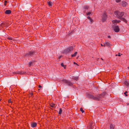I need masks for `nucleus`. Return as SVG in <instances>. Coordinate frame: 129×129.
Segmentation results:
<instances>
[{
	"instance_id": "1",
	"label": "nucleus",
	"mask_w": 129,
	"mask_h": 129,
	"mask_svg": "<svg viewBox=\"0 0 129 129\" xmlns=\"http://www.w3.org/2000/svg\"><path fill=\"white\" fill-rule=\"evenodd\" d=\"M106 94V92H103L101 94L96 96H92L93 99L96 101H99L101 100L102 98L104 97Z\"/></svg>"
},
{
	"instance_id": "2",
	"label": "nucleus",
	"mask_w": 129,
	"mask_h": 129,
	"mask_svg": "<svg viewBox=\"0 0 129 129\" xmlns=\"http://www.w3.org/2000/svg\"><path fill=\"white\" fill-rule=\"evenodd\" d=\"M114 14L117 17L120 19L123 16L124 13L123 12H120L119 11H117L114 12Z\"/></svg>"
},
{
	"instance_id": "3",
	"label": "nucleus",
	"mask_w": 129,
	"mask_h": 129,
	"mask_svg": "<svg viewBox=\"0 0 129 129\" xmlns=\"http://www.w3.org/2000/svg\"><path fill=\"white\" fill-rule=\"evenodd\" d=\"M107 13L105 11L103 13L102 15V21L103 22L105 21L107 18Z\"/></svg>"
},
{
	"instance_id": "4",
	"label": "nucleus",
	"mask_w": 129,
	"mask_h": 129,
	"mask_svg": "<svg viewBox=\"0 0 129 129\" xmlns=\"http://www.w3.org/2000/svg\"><path fill=\"white\" fill-rule=\"evenodd\" d=\"M73 50V47H70L68 48L67 49L65 50L64 53L65 54H67L70 52L71 51Z\"/></svg>"
},
{
	"instance_id": "5",
	"label": "nucleus",
	"mask_w": 129,
	"mask_h": 129,
	"mask_svg": "<svg viewBox=\"0 0 129 129\" xmlns=\"http://www.w3.org/2000/svg\"><path fill=\"white\" fill-rule=\"evenodd\" d=\"M35 53V51H31L26 53L25 54V56L27 57H30L31 56Z\"/></svg>"
},
{
	"instance_id": "6",
	"label": "nucleus",
	"mask_w": 129,
	"mask_h": 129,
	"mask_svg": "<svg viewBox=\"0 0 129 129\" xmlns=\"http://www.w3.org/2000/svg\"><path fill=\"white\" fill-rule=\"evenodd\" d=\"M113 29L115 32H118L119 31V28L118 26H113Z\"/></svg>"
},
{
	"instance_id": "7",
	"label": "nucleus",
	"mask_w": 129,
	"mask_h": 129,
	"mask_svg": "<svg viewBox=\"0 0 129 129\" xmlns=\"http://www.w3.org/2000/svg\"><path fill=\"white\" fill-rule=\"evenodd\" d=\"M63 81L64 82L67 83L69 85L72 86V83L71 82L69 81L66 80L64 79H63Z\"/></svg>"
},
{
	"instance_id": "8",
	"label": "nucleus",
	"mask_w": 129,
	"mask_h": 129,
	"mask_svg": "<svg viewBox=\"0 0 129 129\" xmlns=\"http://www.w3.org/2000/svg\"><path fill=\"white\" fill-rule=\"evenodd\" d=\"M121 21L120 20H113L112 21L113 24L116 25L117 23H119Z\"/></svg>"
},
{
	"instance_id": "9",
	"label": "nucleus",
	"mask_w": 129,
	"mask_h": 129,
	"mask_svg": "<svg viewBox=\"0 0 129 129\" xmlns=\"http://www.w3.org/2000/svg\"><path fill=\"white\" fill-rule=\"evenodd\" d=\"M15 73L20 75L23 74L25 73V72L23 71H17L14 72Z\"/></svg>"
},
{
	"instance_id": "10",
	"label": "nucleus",
	"mask_w": 129,
	"mask_h": 129,
	"mask_svg": "<svg viewBox=\"0 0 129 129\" xmlns=\"http://www.w3.org/2000/svg\"><path fill=\"white\" fill-rule=\"evenodd\" d=\"M37 125V123L36 122H33L31 124V126L32 127H36Z\"/></svg>"
},
{
	"instance_id": "11",
	"label": "nucleus",
	"mask_w": 129,
	"mask_h": 129,
	"mask_svg": "<svg viewBox=\"0 0 129 129\" xmlns=\"http://www.w3.org/2000/svg\"><path fill=\"white\" fill-rule=\"evenodd\" d=\"M105 46H109L111 45V44L109 42H105Z\"/></svg>"
},
{
	"instance_id": "12",
	"label": "nucleus",
	"mask_w": 129,
	"mask_h": 129,
	"mask_svg": "<svg viewBox=\"0 0 129 129\" xmlns=\"http://www.w3.org/2000/svg\"><path fill=\"white\" fill-rule=\"evenodd\" d=\"M11 11L10 10H6L5 12V13L6 14H10L11 13Z\"/></svg>"
},
{
	"instance_id": "13",
	"label": "nucleus",
	"mask_w": 129,
	"mask_h": 129,
	"mask_svg": "<svg viewBox=\"0 0 129 129\" xmlns=\"http://www.w3.org/2000/svg\"><path fill=\"white\" fill-rule=\"evenodd\" d=\"M122 5L123 7H125L127 5V4L126 2H123L122 3Z\"/></svg>"
},
{
	"instance_id": "14",
	"label": "nucleus",
	"mask_w": 129,
	"mask_h": 129,
	"mask_svg": "<svg viewBox=\"0 0 129 129\" xmlns=\"http://www.w3.org/2000/svg\"><path fill=\"white\" fill-rule=\"evenodd\" d=\"M119 19H120L121 20L123 21L125 23H127V20L126 19H125V18H124L122 17H121Z\"/></svg>"
},
{
	"instance_id": "15",
	"label": "nucleus",
	"mask_w": 129,
	"mask_h": 129,
	"mask_svg": "<svg viewBox=\"0 0 129 129\" xmlns=\"http://www.w3.org/2000/svg\"><path fill=\"white\" fill-rule=\"evenodd\" d=\"M50 106L52 108H55V104L51 103L50 104Z\"/></svg>"
},
{
	"instance_id": "16",
	"label": "nucleus",
	"mask_w": 129,
	"mask_h": 129,
	"mask_svg": "<svg viewBox=\"0 0 129 129\" xmlns=\"http://www.w3.org/2000/svg\"><path fill=\"white\" fill-rule=\"evenodd\" d=\"M47 4L49 6H51L52 5V3L50 1L48 2Z\"/></svg>"
},
{
	"instance_id": "17",
	"label": "nucleus",
	"mask_w": 129,
	"mask_h": 129,
	"mask_svg": "<svg viewBox=\"0 0 129 129\" xmlns=\"http://www.w3.org/2000/svg\"><path fill=\"white\" fill-rule=\"evenodd\" d=\"M110 129H114V126L112 124H110Z\"/></svg>"
},
{
	"instance_id": "18",
	"label": "nucleus",
	"mask_w": 129,
	"mask_h": 129,
	"mask_svg": "<svg viewBox=\"0 0 129 129\" xmlns=\"http://www.w3.org/2000/svg\"><path fill=\"white\" fill-rule=\"evenodd\" d=\"M124 84L126 86H127L129 85V82L127 81H125L124 82Z\"/></svg>"
},
{
	"instance_id": "19",
	"label": "nucleus",
	"mask_w": 129,
	"mask_h": 129,
	"mask_svg": "<svg viewBox=\"0 0 129 129\" xmlns=\"http://www.w3.org/2000/svg\"><path fill=\"white\" fill-rule=\"evenodd\" d=\"M77 53V52H75L74 53V54H72L71 55V56L72 57H73L75 56Z\"/></svg>"
},
{
	"instance_id": "20",
	"label": "nucleus",
	"mask_w": 129,
	"mask_h": 129,
	"mask_svg": "<svg viewBox=\"0 0 129 129\" xmlns=\"http://www.w3.org/2000/svg\"><path fill=\"white\" fill-rule=\"evenodd\" d=\"M61 66L62 67H64V69L66 68V66L65 65L64 66L63 63H61Z\"/></svg>"
},
{
	"instance_id": "21",
	"label": "nucleus",
	"mask_w": 129,
	"mask_h": 129,
	"mask_svg": "<svg viewBox=\"0 0 129 129\" xmlns=\"http://www.w3.org/2000/svg\"><path fill=\"white\" fill-rule=\"evenodd\" d=\"M62 112V110L61 108H60L59 111V114L60 115L61 114Z\"/></svg>"
},
{
	"instance_id": "22",
	"label": "nucleus",
	"mask_w": 129,
	"mask_h": 129,
	"mask_svg": "<svg viewBox=\"0 0 129 129\" xmlns=\"http://www.w3.org/2000/svg\"><path fill=\"white\" fill-rule=\"evenodd\" d=\"M89 7L87 6H84V8L85 9H87Z\"/></svg>"
},
{
	"instance_id": "23",
	"label": "nucleus",
	"mask_w": 129,
	"mask_h": 129,
	"mask_svg": "<svg viewBox=\"0 0 129 129\" xmlns=\"http://www.w3.org/2000/svg\"><path fill=\"white\" fill-rule=\"evenodd\" d=\"M33 63V62H29V67H30L31 65H32V64Z\"/></svg>"
},
{
	"instance_id": "24",
	"label": "nucleus",
	"mask_w": 129,
	"mask_h": 129,
	"mask_svg": "<svg viewBox=\"0 0 129 129\" xmlns=\"http://www.w3.org/2000/svg\"><path fill=\"white\" fill-rule=\"evenodd\" d=\"M89 20H90V22H91V23H90V24H91L93 22V20L92 19H91H91Z\"/></svg>"
},
{
	"instance_id": "25",
	"label": "nucleus",
	"mask_w": 129,
	"mask_h": 129,
	"mask_svg": "<svg viewBox=\"0 0 129 129\" xmlns=\"http://www.w3.org/2000/svg\"><path fill=\"white\" fill-rule=\"evenodd\" d=\"M80 111H81L82 112V113L84 112V111L83 110V109L82 108H80Z\"/></svg>"
},
{
	"instance_id": "26",
	"label": "nucleus",
	"mask_w": 129,
	"mask_h": 129,
	"mask_svg": "<svg viewBox=\"0 0 129 129\" xmlns=\"http://www.w3.org/2000/svg\"><path fill=\"white\" fill-rule=\"evenodd\" d=\"M33 95V93H30L29 95V96H31Z\"/></svg>"
},
{
	"instance_id": "27",
	"label": "nucleus",
	"mask_w": 129,
	"mask_h": 129,
	"mask_svg": "<svg viewBox=\"0 0 129 129\" xmlns=\"http://www.w3.org/2000/svg\"><path fill=\"white\" fill-rule=\"evenodd\" d=\"M7 39L9 40H12V39L10 37H8L7 38Z\"/></svg>"
},
{
	"instance_id": "28",
	"label": "nucleus",
	"mask_w": 129,
	"mask_h": 129,
	"mask_svg": "<svg viewBox=\"0 0 129 129\" xmlns=\"http://www.w3.org/2000/svg\"><path fill=\"white\" fill-rule=\"evenodd\" d=\"M92 122H91V123H90V124L89 125H90V127L91 128L92 127Z\"/></svg>"
},
{
	"instance_id": "29",
	"label": "nucleus",
	"mask_w": 129,
	"mask_h": 129,
	"mask_svg": "<svg viewBox=\"0 0 129 129\" xmlns=\"http://www.w3.org/2000/svg\"><path fill=\"white\" fill-rule=\"evenodd\" d=\"M4 3V5L5 6H6V4L7 3V1H5Z\"/></svg>"
},
{
	"instance_id": "30",
	"label": "nucleus",
	"mask_w": 129,
	"mask_h": 129,
	"mask_svg": "<svg viewBox=\"0 0 129 129\" xmlns=\"http://www.w3.org/2000/svg\"><path fill=\"white\" fill-rule=\"evenodd\" d=\"M91 12H89L86 13L87 15H89L91 14Z\"/></svg>"
},
{
	"instance_id": "31",
	"label": "nucleus",
	"mask_w": 129,
	"mask_h": 129,
	"mask_svg": "<svg viewBox=\"0 0 129 129\" xmlns=\"http://www.w3.org/2000/svg\"><path fill=\"white\" fill-rule=\"evenodd\" d=\"M127 93V91H126L124 93V94L126 96H127V95L126 94V93Z\"/></svg>"
},
{
	"instance_id": "32",
	"label": "nucleus",
	"mask_w": 129,
	"mask_h": 129,
	"mask_svg": "<svg viewBox=\"0 0 129 129\" xmlns=\"http://www.w3.org/2000/svg\"><path fill=\"white\" fill-rule=\"evenodd\" d=\"M115 56H121V55L120 54V53H118V55H117V54H116L115 55Z\"/></svg>"
},
{
	"instance_id": "33",
	"label": "nucleus",
	"mask_w": 129,
	"mask_h": 129,
	"mask_svg": "<svg viewBox=\"0 0 129 129\" xmlns=\"http://www.w3.org/2000/svg\"><path fill=\"white\" fill-rule=\"evenodd\" d=\"M75 80H77L78 79V77H74V78H73Z\"/></svg>"
},
{
	"instance_id": "34",
	"label": "nucleus",
	"mask_w": 129,
	"mask_h": 129,
	"mask_svg": "<svg viewBox=\"0 0 129 129\" xmlns=\"http://www.w3.org/2000/svg\"><path fill=\"white\" fill-rule=\"evenodd\" d=\"M121 0H116V2H117L118 3L120 2Z\"/></svg>"
},
{
	"instance_id": "35",
	"label": "nucleus",
	"mask_w": 129,
	"mask_h": 129,
	"mask_svg": "<svg viewBox=\"0 0 129 129\" xmlns=\"http://www.w3.org/2000/svg\"><path fill=\"white\" fill-rule=\"evenodd\" d=\"M101 45L102 46H104V47H105V43H104V45H103L102 44H101Z\"/></svg>"
},
{
	"instance_id": "36",
	"label": "nucleus",
	"mask_w": 129,
	"mask_h": 129,
	"mask_svg": "<svg viewBox=\"0 0 129 129\" xmlns=\"http://www.w3.org/2000/svg\"><path fill=\"white\" fill-rule=\"evenodd\" d=\"M73 63L74 64H76L78 66V64L77 63H76L75 62H74V63Z\"/></svg>"
},
{
	"instance_id": "37",
	"label": "nucleus",
	"mask_w": 129,
	"mask_h": 129,
	"mask_svg": "<svg viewBox=\"0 0 129 129\" xmlns=\"http://www.w3.org/2000/svg\"><path fill=\"white\" fill-rule=\"evenodd\" d=\"M87 18L89 20H90L91 18L89 16H88Z\"/></svg>"
},
{
	"instance_id": "38",
	"label": "nucleus",
	"mask_w": 129,
	"mask_h": 129,
	"mask_svg": "<svg viewBox=\"0 0 129 129\" xmlns=\"http://www.w3.org/2000/svg\"><path fill=\"white\" fill-rule=\"evenodd\" d=\"M108 38H111V37L110 36H108Z\"/></svg>"
},
{
	"instance_id": "39",
	"label": "nucleus",
	"mask_w": 129,
	"mask_h": 129,
	"mask_svg": "<svg viewBox=\"0 0 129 129\" xmlns=\"http://www.w3.org/2000/svg\"><path fill=\"white\" fill-rule=\"evenodd\" d=\"M8 102L9 103H11V100H9L8 101Z\"/></svg>"
},
{
	"instance_id": "40",
	"label": "nucleus",
	"mask_w": 129,
	"mask_h": 129,
	"mask_svg": "<svg viewBox=\"0 0 129 129\" xmlns=\"http://www.w3.org/2000/svg\"><path fill=\"white\" fill-rule=\"evenodd\" d=\"M39 88H41L42 87L40 85H39Z\"/></svg>"
},
{
	"instance_id": "41",
	"label": "nucleus",
	"mask_w": 129,
	"mask_h": 129,
	"mask_svg": "<svg viewBox=\"0 0 129 129\" xmlns=\"http://www.w3.org/2000/svg\"><path fill=\"white\" fill-rule=\"evenodd\" d=\"M61 56H60L59 57H58V58H59V59H60V58H61Z\"/></svg>"
},
{
	"instance_id": "42",
	"label": "nucleus",
	"mask_w": 129,
	"mask_h": 129,
	"mask_svg": "<svg viewBox=\"0 0 129 129\" xmlns=\"http://www.w3.org/2000/svg\"><path fill=\"white\" fill-rule=\"evenodd\" d=\"M126 104L127 105H129V103H127Z\"/></svg>"
},
{
	"instance_id": "43",
	"label": "nucleus",
	"mask_w": 129,
	"mask_h": 129,
	"mask_svg": "<svg viewBox=\"0 0 129 129\" xmlns=\"http://www.w3.org/2000/svg\"><path fill=\"white\" fill-rule=\"evenodd\" d=\"M128 68L129 69V67H128Z\"/></svg>"
}]
</instances>
